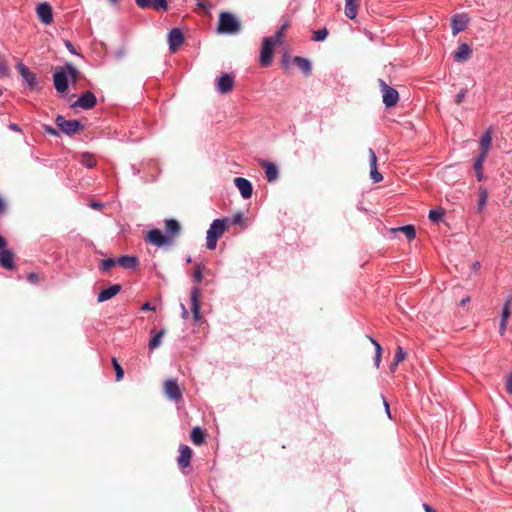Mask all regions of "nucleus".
<instances>
[{
	"mask_svg": "<svg viewBox=\"0 0 512 512\" xmlns=\"http://www.w3.org/2000/svg\"><path fill=\"white\" fill-rule=\"evenodd\" d=\"M227 226L226 219H215L210 224V227L207 231L206 235V247L209 250H213L216 248L217 240L222 234L225 232Z\"/></svg>",
	"mask_w": 512,
	"mask_h": 512,
	"instance_id": "2",
	"label": "nucleus"
},
{
	"mask_svg": "<svg viewBox=\"0 0 512 512\" xmlns=\"http://www.w3.org/2000/svg\"><path fill=\"white\" fill-rule=\"evenodd\" d=\"M511 303H512V297H509L503 306L500 321H504V322L508 321V318L510 317V314H511V311H510Z\"/></svg>",
	"mask_w": 512,
	"mask_h": 512,
	"instance_id": "33",
	"label": "nucleus"
},
{
	"mask_svg": "<svg viewBox=\"0 0 512 512\" xmlns=\"http://www.w3.org/2000/svg\"><path fill=\"white\" fill-rule=\"evenodd\" d=\"M113 368L116 373V381H120L124 377V370L121 365L118 363L116 358L112 359Z\"/></svg>",
	"mask_w": 512,
	"mask_h": 512,
	"instance_id": "35",
	"label": "nucleus"
},
{
	"mask_svg": "<svg viewBox=\"0 0 512 512\" xmlns=\"http://www.w3.org/2000/svg\"><path fill=\"white\" fill-rule=\"evenodd\" d=\"M217 30L221 34H236L240 31V22L232 13L222 12Z\"/></svg>",
	"mask_w": 512,
	"mask_h": 512,
	"instance_id": "3",
	"label": "nucleus"
},
{
	"mask_svg": "<svg viewBox=\"0 0 512 512\" xmlns=\"http://www.w3.org/2000/svg\"><path fill=\"white\" fill-rule=\"evenodd\" d=\"M164 390L167 397L175 402L182 400V393L180 387L175 379H168L165 381Z\"/></svg>",
	"mask_w": 512,
	"mask_h": 512,
	"instance_id": "9",
	"label": "nucleus"
},
{
	"mask_svg": "<svg viewBox=\"0 0 512 512\" xmlns=\"http://www.w3.org/2000/svg\"><path fill=\"white\" fill-rule=\"evenodd\" d=\"M485 203H486V194H483L481 199H480L479 205L482 207V206L485 205Z\"/></svg>",
	"mask_w": 512,
	"mask_h": 512,
	"instance_id": "62",
	"label": "nucleus"
},
{
	"mask_svg": "<svg viewBox=\"0 0 512 512\" xmlns=\"http://www.w3.org/2000/svg\"><path fill=\"white\" fill-rule=\"evenodd\" d=\"M282 35H283V32L278 29L273 38L274 41H276V44L281 41Z\"/></svg>",
	"mask_w": 512,
	"mask_h": 512,
	"instance_id": "56",
	"label": "nucleus"
},
{
	"mask_svg": "<svg viewBox=\"0 0 512 512\" xmlns=\"http://www.w3.org/2000/svg\"><path fill=\"white\" fill-rule=\"evenodd\" d=\"M423 508L425 510V512H436L430 505H428L427 503H424L423 504Z\"/></svg>",
	"mask_w": 512,
	"mask_h": 512,
	"instance_id": "59",
	"label": "nucleus"
},
{
	"mask_svg": "<svg viewBox=\"0 0 512 512\" xmlns=\"http://www.w3.org/2000/svg\"><path fill=\"white\" fill-rule=\"evenodd\" d=\"M485 159H486V156L478 155L474 162V170L476 172V177L479 182L482 181L484 178L482 167H483V163H484Z\"/></svg>",
	"mask_w": 512,
	"mask_h": 512,
	"instance_id": "28",
	"label": "nucleus"
},
{
	"mask_svg": "<svg viewBox=\"0 0 512 512\" xmlns=\"http://www.w3.org/2000/svg\"><path fill=\"white\" fill-rule=\"evenodd\" d=\"M234 86V76L229 73H223L217 78V91L221 94L229 93Z\"/></svg>",
	"mask_w": 512,
	"mask_h": 512,
	"instance_id": "11",
	"label": "nucleus"
},
{
	"mask_svg": "<svg viewBox=\"0 0 512 512\" xmlns=\"http://www.w3.org/2000/svg\"><path fill=\"white\" fill-rule=\"evenodd\" d=\"M9 129L12 130V131H15V132H21V128L15 124V123H11L9 124Z\"/></svg>",
	"mask_w": 512,
	"mask_h": 512,
	"instance_id": "57",
	"label": "nucleus"
},
{
	"mask_svg": "<svg viewBox=\"0 0 512 512\" xmlns=\"http://www.w3.org/2000/svg\"><path fill=\"white\" fill-rule=\"evenodd\" d=\"M65 46H66V48L69 50V52H70V53H72V54H76V55L78 54V53L76 52V50H75L74 46L72 45V43H71L70 41H66V42H65Z\"/></svg>",
	"mask_w": 512,
	"mask_h": 512,
	"instance_id": "53",
	"label": "nucleus"
},
{
	"mask_svg": "<svg viewBox=\"0 0 512 512\" xmlns=\"http://www.w3.org/2000/svg\"><path fill=\"white\" fill-rule=\"evenodd\" d=\"M472 53L470 45L467 43H461L456 51L453 52V58L456 62L467 61Z\"/></svg>",
	"mask_w": 512,
	"mask_h": 512,
	"instance_id": "19",
	"label": "nucleus"
},
{
	"mask_svg": "<svg viewBox=\"0 0 512 512\" xmlns=\"http://www.w3.org/2000/svg\"><path fill=\"white\" fill-rule=\"evenodd\" d=\"M259 164L264 168L268 182H275L279 178V169L276 164L267 160H260Z\"/></svg>",
	"mask_w": 512,
	"mask_h": 512,
	"instance_id": "15",
	"label": "nucleus"
},
{
	"mask_svg": "<svg viewBox=\"0 0 512 512\" xmlns=\"http://www.w3.org/2000/svg\"><path fill=\"white\" fill-rule=\"evenodd\" d=\"M165 334V330L162 329L160 330L159 332H157L149 341V348L151 350H154L156 348H158L160 345H161V340H162V337L163 335Z\"/></svg>",
	"mask_w": 512,
	"mask_h": 512,
	"instance_id": "31",
	"label": "nucleus"
},
{
	"mask_svg": "<svg viewBox=\"0 0 512 512\" xmlns=\"http://www.w3.org/2000/svg\"><path fill=\"white\" fill-rule=\"evenodd\" d=\"M27 278L31 283H36L38 281V275L34 272L30 273Z\"/></svg>",
	"mask_w": 512,
	"mask_h": 512,
	"instance_id": "55",
	"label": "nucleus"
},
{
	"mask_svg": "<svg viewBox=\"0 0 512 512\" xmlns=\"http://www.w3.org/2000/svg\"><path fill=\"white\" fill-rule=\"evenodd\" d=\"M375 352L376 353H375L374 362H375V366L378 368L380 365V362H381V354H382V348H381L380 344H376Z\"/></svg>",
	"mask_w": 512,
	"mask_h": 512,
	"instance_id": "43",
	"label": "nucleus"
},
{
	"mask_svg": "<svg viewBox=\"0 0 512 512\" xmlns=\"http://www.w3.org/2000/svg\"><path fill=\"white\" fill-rule=\"evenodd\" d=\"M80 163L86 168H93L96 166L97 161L93 154L89 152H83L80 156Z\"/></svg>",
	"mask_w": 512,
	"mask_h": 512,
	"instance_id": "26",
	"label": "nucleus"
},
{
	"mask_svg": "<svg viewBox=\"0 0 512 512\" xmlns=\"http://www.w3.org/2000/svg\"><path fill=\"white\" fill-rule=\"evenodd\" d=\"M200 296V289L198 287H193L191 289V310L195 321H199L200 319Z\"/></svg>",
	"mask_w": 512,
	"mask_h": 512,
	"instance_id": "16",
	"label": "nucleus"
},
{
	"mask_svg": "<svg viewBox=\"0 0 512 512\" xmlns=\"http://www.w3.org/2000/svg\"><path fill=\"white\" fill-rule=\"evenodd\" d=\"M473 270L476 271L480 268V263L479 262H475L472 266Z\"/></svg>",
	"mask_w": 512,
	"mask_h": 512,
	"instance_id": "64",
	"label": "nucleus"
},
{
	"mask_svg": "<svg viewBox=\"0 0 512 512\" xmlns=\"http://www.w3.org/2000/svg\"><path fill=\"white\" fill-rule=\"evenodd\" d=\"M506 327H507V322L500 321V324H499V333H500V335H504L505 334Z\"/></svg>",
	"mask_w": 512,
	"mask_h": 512,
	"instance_id": "54",
	"label": "nucleus"
},
{
	"mask_svg": "<svg viewBox=\"0 0 512 512\" xmlns=\"http://www.w3.org/2000/svg\"><path fill=\"white\" fill-rule=\"evenodd\" d=\"M55 123L59 130L68 136L74 135L83 127L79 120H66L62 115L56 117Z\"/></svg>",
	"mask_w": 512,
	"mask_h": 512,
	"instance_id": "4",
	"label": "nucleus"
},
{
	"mask_svg": "<svg viewBox=\"0 0 512 512\" xmlns=\"http://www.w3.org/2000/svg\"><path fill=\"white\" fill-rule=\"evenodd\" d=\"M136 5L141 9H147L151 6L152 0H135Z\"/></svg>",
	"mask_w": 512,
	"mask_h": 512,
	"instance_id": "46",
	"label": "nucleus"
},
{
	"mask_svg": "<svg viewBox=\"0 0 512 512\" xmlns=\"http://www.w3.org/2000/svg\"><path fill=\"white\" fill-rule=\"evenodd\" d=\"M36 12L43 24L49 25L53 21V11L50 4L46 2L39 3Z\"/></svg>",
	"mask_w": 512,
	"mask_h": 512,
	"instance_id": "13",
	"label": "nucleus"
},
{
	"mask_svg": "<svg viewBox=\"0 0 512 512\" xmlns=\"http://www.w3.org/2000/svg\"><path fill=\"white\" fill-rule=\"evenodd\" d=\"M7 246L6 239L0 234V251Z\"/></svg>",
	"mask_w": 512,
	"mask_h": 512,
	"instance_id": "58",
	"label": "nucleus"
},
{
	"mask_svg": "<svg viewBox=\"0 0 512 512\" xmlns=\"http://www.w3.org/2000/svg\"><path fill=\"white\" fill-rule=\"evenodd\" d=\"M470 302V297H465L461 300L460 305L464 306Z\"/></svg>",
	"mask_w": 512,
	"mask_h": 512,
	"instance_id": "61",
	"label": "nucleus"
},
{
	"mask_svg": "<svg viewBox=\"0 0 512 512\" xmlns=\"http://www.w3.org/2000/svg\"><path fill=\"white\" fill-rule=\"evenodd\" d=\"M369 163L370 169L377 168V156L372 148H369Z\"/></svg>",
	"mask_w": 512,
	"mask_h": 512,
	"instance_id": "41",
	"label": "nucleus"
},
{
	"mask_svg": "<svg viewBox=\"0 0 512 512\" xmlns=\"http://www.w3.org/2000/svg\"><path fill=\"white\" fill-rule=\"evenodd\" d=\"M293 62L298 66V68L305 76H309L311 74L312 65L309 59L301 56H295L293 58Z\"/></svg>",
	"mask_w": 512,
	"mask_h": 512,
	"instance_id": "24",
	"label": "nucleus"
},
{
	"mask_svg": "<svg viewBox=\"0 0 512 512\" xmlns=\"http://www.w3.org/2000/svg\"><path fill=\"white\" fill-rule=\"evenodd\" d=\"M154 9L168 10V4L166 0H153Z\"/></svg>",
	"mask_w": 512,
	"mask_h": 512,
	"instance_id": "42",
	"label": "nucleus"
},
{
	"mask_svg": "<svg viewBox=\"0 0 512 512\" xmlns=\"http://www.w3.org/2000/svg\"><path fill=\"white\" fill-rule=\"evenodd\" d=\"M9 74V67L6 61H0V77H5Z\"/></svg>",
	"mask_w": 512,
	"mask_h": 512,
	"instance_id": "45",
	"label": "nucleus"
},
{
	"mask_svg": "<svg viewBox=\"0 0 512 512\" xmlns=\"http://www.w3.org/2000/svg\"><path fill=\"white\" fill-rule=\"evenodd\" d=\"M166 230L168 232V236L172 238V236L178 234L181 230V226L179 222L175 219H167L165 221Z\"/></svg>",
	"mask_w": 512,
	"mask_h": 512,
	"instance_id": "27",
	"label": "nucleus"
},
{
	"mask_svg": "<svg viewBox=\"0 0 512 512\" xmlns=\"http://www.w3.org/2000/svg\"><path fill=\"white\" fill-rule=\"evenodd\" d=\"M231 221L233 224L243 225L245 221L243 212H237L236 214H234Z\"/></svg>",
	"mask_w": 512,
	"mask_h": 512,
	"instance_id": "39",
	"label": "nucleus"
},
{
	"mask_svg": "<svg viewBox=\"0 0 512 512\" xmlns=\"http://www.w3.org/2000/svg\"><path fill=\"white\" fill-rule=\"evenodd\" d=\"M191 440L195 445H201L205 440V434L200 427H194L191 431Z\"/></svg>",
	"mask_w": 512,
	"mask_h": 512,
	"instance_id": "29",
	"label": "nucleus"
},
{
	"mask_svg": "<svg viewBox=\"0 0 512 512\" xmlns=\"http://www.w3.org/2000/svg\"><path fill=\"white\" fill-rule=\"evenodd\" d=\"M492 142V129L488 128L480 138V153L479 155L486 156L488 155L490 146Z\"/></svg>",
	"mask_w": 512,
	"mask_h": 512,
	"instance_id": "22",
	"label": "nucleus"
},
{
	"mask_svg": "<svg viewBox=\"0 0 512 512\" xmlns=\"http://www.w3.org/2000/svg\"><path fill=\"white\" fill-rule=\"evenodd\" d=\"M234 184L244 199H249L252 196L253 186L249 180L243 177H236L234 179Z\"/></svg>",
	"mask_w": 512,
	"mask_h": 512,
	"instance_id": "14",
	"label": "nucleus"
},
{
	"mask_svg": "<svg viewBox=\"0 0 512 512\" xmlns=\"http://www.w3.org/2000/svg\"><path fill=\"white\" fill-rule=\"evenodd\" d=\"M139 260L136 256L122 255L117 258V264L128 270H135Z\"/></svg>",
	"mask_w": 512,
	"mask_h": 512,
	"instance_id": "23",
	"label": "nucleus"
},
{
	"mask_svg": "<svg viewBox=\"0 0 512 512\" xmlns=\"http://www.w3.org/2000/svg\"><path fill=\"white\" fill-rule=\"evenodd\" d=\"M184 42V35L181 29L173 28L168 33L169 50L174 53Z\"/></svg>",
	"mask_w": 512,
	"mask_h": 512,
	"instance_id": "10",
	"label": "nucleus"
},
{
	"mask_svg": "<svg viewBox=\"0 0 512 512\" xmlns=\"http://www.w3.org/2000/svg\"><path fill=\"white\" fill-rule=\"evenodd\" d=\"M16 67L29 90L40 89L37 75L34 72L30 71L21 61L17 63Z\"/></svg>",
	"mask_w": 512,
	"mask_h": 512,
	"instance_id": "5",
	"label": "nucleus"
},
{
	"mask_svg": "<svg viewBox=\"0 0 512 512\" xmlns=\"http://www.w3.org/2000/svg\"><path fill=\"white\" fill-rule=\"evenodd\" d=\"M96 102V96L92 92L86 91L82 93L81 96L72 104V107H80L88 110L93 108Z\"/></svg>",
	"mask_w": 512,
	"mask_h": 512,
	"instance_id": "12",
	"label": "nucleus"
},
{
	"mask_svg": "<svg viewBox=\"0 0 512 512\" xmlns=\"http://www.w3.org/2000/svg\"><path fill=\"white\" fill-rule=\"evenodd\" d=\"M379 83L382 88V98H383V103L385 104V106L386 107L395 106L399 99L398 91L395 88L388 86L385 83V81L382 79L379 80Z\"/></svg>",
	"mask_w": 512,
	"mask_h": 512,
	"instance_id": "7",
	"label": "nucleus"
},
{
	"mask_svg": "<svg viewBox=\"0 0 512 512\" xmlns=\"http://www.w3.org/2000/svg\"><path fill=\"white\" fill-rule=\"evenodd\" d=\"M89 206L93 209L99 210L102 209L104 205L101 202L91 201Z\"/></svg>",
	"mask_w": 512,
	"mask_h": 512,
	"instance_id": "51",
	"label": "nucleus"
},
{
	"mask_svg": "<svg viewBox=\"0 0 512 512\" xmlns=\"http://www.w3.org/2000/svg\"><path fill=\"white\" fill-rule=\"evenodd\" d=\"M0 265L6 270L14 268V253L6 248L0 251Z\"/></svg>",
	"mask_w": 512,
	"mask_h": 512,
	"instance_id": "20",
	"label": "nucleus"
},
{
	"mask_svg": "<svg viewBox=\"0 0 512 512\" xmlns=\"http://www.w3.org/2000/svg\"><path fill=\"white\" fill-rule=\"evenodd\" d=\"M370 178L373 181V183H378L383 179V176L380 172H378L377 168H371Z\"/></svg>",
	"mask_w": 512,
	"mask_h": 512,
	"instance_id": "38",
	"label": "nucleus"
},
{
	"mask_svg": "<svg viewBox=\"0 0 512 512\" xmlns=\"http://www.w3.org/2000/svg\"><path fill=\"white\" fill-rule=\"evenodd\" d=\"M345 16L349 19H355L358 13V0H345Z\"/></svg>",
	"mask_w": 512,
	"mask_h": 512,
	"instance_id": "25",
	"label": "nucleus"
},
{
	"mask_svg": "<svg viewBox=\"0 0 512 512\" xmlns=\"http://www.w3.org/2000/svg\"><path fill=\"white\" fill-rule=\"evenodd\" d=\"M468 17L466 14H457L452 18V34L455 36L467 28Z\"/></svg>",
	"mask_w": 512,
	"mask_h": 512,
	"instance_id": "17",
	"label": "nucleus"
},
{
	"mask_svg": "<svg viewBox=\"0 0 512 512\" xmlns=\"http://www.w3.org/2000/svg\"><path fill=\"white\" fill-rule=\"evenodd\" d=\"M276 41L272 37H265L262 42L260 53V64L263 67H268L272 62V54Z\"/></svg>",
	"mask_w": 512,
	"mask_h": 512,
	"instance_id": "6",
	"label": "nucleus"
},
{
	"mask_svg": "<svg viewBox=\"0 0 512 512\" xmlns=\"http://www.w3.org/2000/svg\"><path fill=\"white\" fill-rule=\"evenodd\" d=\"M466 94H467V90L462 88L455 96V103L456 104H460L466 97Z\"/></svg>",
	"mask_w": 512,
	"mask_h": 512,
	"instance_id": "44",
	"label": "nucleus"
},
{
	"mask_svg": "<svg viewBox=\"0 0 512 512\" xmlns=\"http://www.w3.org/2000/svg\"><path fill=\"white\" fill-rule=\"evenodd\" d=\"M193 278L196 282H201L203 278V271L200 264H197L195 266L194 272H193Z\"/></svg>",
	"mask_w": 512,
	"mask_h": 512,
	"instance_id": "40",
	"label": "nucleus"
},
{
	"mask_svg": "<svg viewBox=\"0 0 512 512\" xmlns=\"http://www.w3.org/2000/svg\"><path fill=\"white\" fill-rule=\"evenodd\" d=\"M147 241L156 245L157 247H162L172 243V238L170 236L164 235L160 229H152L148 232Z\"/></svg>",
	"mask_w": 512,
	"mask_h": 512,
	"instance_id": "8",
	"label": "nucleus"
},
{
	"mask_svg": "<svg viewBox=\"0 0 512 512\" xmlns=\"http://www.w3.org/2000/svg\"><path fill=\"white\" fill-rule=\"evenodd\" d=\"M78 77V69L73 64L66 63L61 70H58L53 74L55 89L59 93L66 92L69 87V80L75 83L78 80Z\"/></svg>",
	"mask_w": 512,
	"mask_h": 512,
	"instance_id": "1",
	"label": "nucleus"
},
{
	"mask_svg": "<svg viewBox=\"0 0 512 512\" xmlns=\"http://www.w3.org/2000/svg\"><path fill=\"white\" fill-rule=\"evenodd\" d=\"M43 129L49 135L59 136V131L56 128L50 126V125H44Z\"/></svg>",
	"mask_w": 512,
	"mask_h": 512,
	"instance_id": "47",
	"label": "nucleus"
},
{
	"mask_svg": "<svg viewBox=\"0 0 512 512\" xmlns=\"http://www.w3.org/2000/svg\"><path fill=\"white\" fill-rule=\"evenodd\" d=\"M141 310H143V311H155L156 308H155V306H152L151 303L146 302V303H144L142 305Z\"/></svg>",
	"mask_w": 512,
	"mask_h": 512,
	"instance_id": "49",
	"label": "nucleus"
},
{
	"mask_svg": "<svg viewBox=\"0 0 512 512\" xmlns=\"http://www.w3.org/2000/svg\"><path fill=\"white\" fill-rule=\"evenodd\" d=\"M192 457V449L187 445H180L179 447V456H178V465L181 468H186L190 465Z\"/></svg>",
	"mask_w": 512,
	"mask_h": 512,
	"instance_id": "18",
	"label": "nucleus"
},
{
	"mask_svg": "<svg viewBox=\"0 0 512 512\" xmlns=\"http://www.w3.org/2000/svg\"><path fill=\"white\" fill-rule=\"evenodd\" d=\"M116 265H118L117 258H106L101 261L100 269L102 272L107 273Z\"/></svg>",
	"mask_w": 512,
	"mask_h": 512,
	"instance_id": "32",
	"label": "nucleus"
},
{
	"mask_svg": "<svg viewBox=\"0 0 512 512\" xmlns=\"http://www.w3.org/2000/svg\"><path fill=\"white\" fill-rule=\"evenodd\" d=\"M180 306H181V316L183 319L186 320L189 316L188 310L183 303H181Z\"/></svg>",
	"mask_w": 512,
	"mask_h": 512,
	"instance_id": "52",
	"label": "nucleus"
},
{
	"mask_svg": "<svg viewBox=\"0 0 512 512\" xmlns=\"http://www.w3.org/2000/svg\"><path fill=\"white\" fill-rule=\"evenodd\" d=\"M328 35V30L326 28L319 29L314 32L313 40L316 42H320L326 39Z\"/></svg>",
	"mask_w": 512,
	"mask_h": 512,
	"instance_id": "37",
	"label": "nucleus"
},
{
	"mask_svg": "<svg viewBox=\"0 0 512 512\" xmlns=\"http://www.w3.org/2000/svg\"><path fill=\"white\" fill-rule=\"evenodd\" d=\"M429 219L432 221V222H439L443 216H444V212L443 210L440 208V209H431L429 211Z\"/></svg>",
	"mask_w": 512,
	"mask_h": 512,
	"instance_id": "34",
	"label": "nucleus"
},
{
	"mask_svg": "<svg viewBox=\"0 0 512 512\" xmlns=\"http://www.w3.org/2000/svg\"><path fill=\"white\" fill-rule=\"evenodd\" d=\"M5 201L0 197V213H3L5 211Z\"/></svg>",
	"mask_w": 512,
	"mask_h": 512,
	"instance_id": "60",
	"label": "nucleus"
},
{
	"mask_svg": "<svg viewBox=\"0 0 512 512\" xmlns=\"http://www.w3.org/2000/svg\"><path fill=\"white\" fill-rule=\"evenodd\" d=\"M406 357V352L401 346H398L396 349V353L394 356V365L398 366L400 362H402Z\"/></svg>",
	"mask_w": 512,
	"mask_h": 512,
	"instance_id": "36",
	"label": "nucleus"
},
{
	"mask_svg": "<svg viewBox=\"0 0 512 512\" xmlns=\"http://www.w3.org/2000/svg\"><path fill=\"white\" fill-rule=\"evenodd\" d=\"M382 399H383V404H384V407H385V411H386V414L388 416V418H392L391 416V413H390V406H389V403L386 401L385 397L382 395Z\"/></svg>",
	"mask_w": 512,
	"mask_h": 512,
	"instance_id": "50",
	"label": "nucleus"
},
{
	"mask_svg": "<svg viewBox=\"0 0 512 512\" xmlns=\"http://www.w3.org/2000/svg\"><path fill=\"white\" fill-rule=\"evenodd\" d=\"M505 387H506V391H507L510 395H512V373H510V374L507 376Z\"/></svg>",
	"mask_w": 512,
	"mask_h": 512,
	"instance_id": "48",
	"label": "nucleus"
},
{
	"mask_svg": "<svg viewBox=\"0 0 512 512\" xmlns=\"http://www.w3.org/2000/svg\"><path fill=\"white\" fill-rule=\"evenodd\" d=\"M288 22H284L281 27L279 28L280 31L284 32V30L288 27Z\"/></svg>",
	"mask_w": 512,
	"mask_h": 512,
	"instance_id": "63",
	"label": "nucleus"
},
{
	"mask_svg": "<svg viewBox=\"0 0 512 512\" xmlns=\"http://www.w3.org/2000/svg\"><path fill=\"white\" fill-rule=\"evenodd\" d=\"M394 231H400L406 235L408 240H413L416 237V230L413 225H405L394 229Z\"/></svg>",
	"mask_w": 512,
	"mask_h": 512,
	"instance_id": "30",
	"label": "nucleus"
},
{
	"mask_svg": "<svg viewBox=\"0 0 512 512\" xmlns=\"http://www.w3.org/2000/svg\"><path fill=\"white\" fill-rule=\"evenodd\" d=\"M121 285L114 284L110 287L103 289L97 296L98 302H105L113 298L115 295H117L121 291Z\"/></svg>",
	"mask_w": 512,
	"mask_h": 512,
	"instance_id": "21",
	"label": "nucleus"
}]
</instances>
